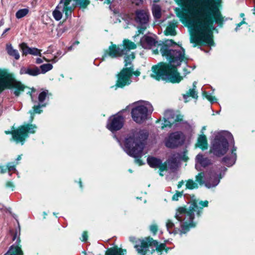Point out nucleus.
Masks as SVG:
<instances>
[{"label":"nucleus","instance_id":"f257e3e1","mask_svg":"<svg viewBox=\"0 0 255 255\" xmlns=\"http://www.w3.org/2000/svg\"><path fill=\"white\" fill-rule=\"evenodd\" d=\"M221 0H180L183 11L179 13L183 22L190 28V42L197 45L214 46V21L222 26L224 21L218 8Z\"/></svg>","mask_w":255,"mask_h":255},{"label":"nucleus","instance_id":"f03ea898","mask_svg":"<svg viewBox=\"0 0 255 255\" xmlns=\"http://www.w3.org/2000/svg\"><path fill=\"white\" fill-rule=\"evenodd\" d=\"M172 44H176L172 40H167L163 45L158 46L162 55L166 58L169 64L161 62L152 66L151 77L158 81L176 83L182 80L176 70V67L180 66L182 62L187 63L185 50L179 45L177 48L171 49L168 45Z\"/></svg>","mask_w":255,"mask_h":255},{"label":"nucleus","instance_id":"7ed1b4c3","mask_svg":"<svg viewBox=\"0 0 255 255\" xmlns=\"http://www.w3.org/2000/svg\"><path fill=\"white\" fill-rule=\"evenodd\" d=\"M233 144L232 153L230 157L225 156L222 159V162L227 166H232L236 159L237 148L234 146V141L233 135L231 133L225 131L217 133L212 142L210 152L215 156L221 157L224 155L229 149V142Z\"/></svg>","mask_w":255,"mask_h":255},{"label":"nucleus","instance_id":"20e7f679","mask_svg":"<svg viewBox=\"0 0 255 255\" xmlns=\"http://www.w3.org/2000/svg\"><path fill=\"white\" fill-rule=\"evenodd\" d=\"M208 201H200L198 199H192L188 209L184 207H180L177 209L175 215V218L180 222L181 232L185 234L190 229L196 226L193 221L194 213L196 212L200 215L203 207H207Z\"/></svg>","mask_w":255,"mask_h":255},{"label":"nucleus","instance_id":"39448f33","mask_svg":"<svg viewBox=\"0 0 255 255\" xmlns=\"http://www.w3.org/2000/svg\"><path fill=\"white\" fill-rule=\"evenodd\" d=\"M148 137V133L144 130H135L128 134L123 141V149L129 156L137 158L135 162L139 165L143 164L137 158L143 155L144 141Z\"/></svg>","mask_w":255,"mask_h":255},{"label":"nucleus","instance_id":"423d86ee","mask_svg":"<svg viewBox=\"0 0 255 255\" xmlns=\"http://www.w3.org/2000/svg\"><path fill=\"white\" fill-rule=\"evenodd\" d=\"M227 169L225 167H222L220 171H212L208 173V175L204 172H200L196 176L195 182L192 179H189L186 181V188L194 189L198 187V183L200 185L205 184L207 188H212L217 186L221 178H222Z\"/></svg>","mask_w":255,"mask_h":255},{"label":"nucleus","instance_id":"0eeeda50","mask_svg":"<svg viewBox=\"0 0 255 255\" xmlns=\"http://www.w3.org/2000/svg\"><path fill=\"white\" fill-rule=\"evenodd\" d=\"M90 3V0H60L53 11L52 15L57 21L61 19L63 14L68 19L71 17L72 13L77 6L84 10L87 8Z\"/></svg>","mask_w":255,"mask_h":255},{"label":"nucleus","instance_id":"6e6552de","mask_svg":"<svg viewBox=\"0 0 255 255\" xmlns=\"http://www.w3.org/2000/svg\"><path fill=\"white\" fill-rule=\"evenodd\" d=\"M5 88L11 89L16 96H18L25 90L27 89V94L31 96L33 101L32 93L35 91L33 89H30L21 82L14 79L12 75L5 70L0 69V92Z\"/></svg>","mask_w":255,"mask_h":255},{"label":"nucleus","instance_id":"1a4fd4ad","mask_svg":"<svg viewBox=\"0 0 255 255\" xmlns=\"http://www.w3.org/2000/svg\"><path fill=\"white\" fill-rule=\"evenodd\" d=\"M137 253L140 255H153L156 250L158 255L161 254V252L165 250L164 244H159L151 238H147L145 240L139 241L138 244L134 246Z\"/></svg>","mask_w":255,"mask_h":255},{"label":"nucleus","instance_id":"9d476101","mask_svg":"<svg viewBox=\"0 0 255 255\" xmlns=\"http://www.w3.org/2000/svg\"><path fill=\"white\" fill-rule=\"evenodd\" d=\"M153 110L148 102L138 101L133 104L131 112V117L136 123L141 124L145 121Z\"/></svg>","mask_w":255,"mask_h":255},{"label":"nucleus","instance_id":"9b49d317","mask_svg":"<svg viewBox=\"0 0 255 255\" xmlns=\"http://www.w3.org/2000/svg\"><path fill=\"white\" fill-rule=\"evenodd\" d=\"M136 46L134 43L126 39L123 41V45L112 44L105 51L103 60L108 56L114 58L122 56L123 55H126L128 51L136 48Z\"/></svg>","mask_w":255,"mask_h":255},{"label":"nucleus","instance_id":"f8f14e48","mask_svg":"<svg viewBox=\"0 0 255 255\" xmlns=\"http://www.w3.org/2000/svg\"><path fill=\"white\" fill-rule=\"evenodd\" d=\"M37 129L35 125L26 124L19 127L17 129L12 131H5L7 134H12L13 139L17 143L23 144L25 139L28 136V133H34Z\"/></svg>","mask_w":255,"mask_h":255},{"label":"nucleus","instance_id":"ddd939ff","mask_svg":"<svg viewBox=\"0 0 255 255\" xmlns=\"http://www.w3.org/2000/svg\"><path fill=\"white\" fill-rule=\"evenodd\" d=\"M149 12L145 9L137 10L135 11V21L138 24V34L142 33L148 25Z\"/></svg>","mask_w":255,"mask_h":255},{"label":"nucleus","instance_id":"4468645a","mask_svg":"<svg viewBox=\"0 0 255 255\" xmlns=\"http://www.w3.org/2000/svg\"><path fill=\"white\" fill-rule=\"evenodd\" d=\"M133 71L127 70V68H123L120 72L117 74V80L116 86L119 88H124L131 84V76Z\"/></svg>","mask_w":255,"mask_h":255},{"label":"nucleus","instance_id":"2eb2a0df","mask_svg":"<svg viewBox=\"0 0 255 255\" xmlns=\"http://www.w3.org/2000/svg\"><path fill=\"white\" fill-rule=\"evenodd\" d=\"M184 134L181 132H174L171 133L165 140L166 146L169 148H175L182 145L184 141Z\"/></svg>","mask_w":255,"mask_h":255},{"label":"nucleus","instance_id":"dca6fc26","mask_svg":"<svg viewBox=\"0 0 255 255\" xmlns=\"http://www.w3.org/2000/svg\"><path fill=\"white\" fill-rule=\"evenodd\" d=\"M124 118L120 114H117L111 116L108 120L107 128L114 132L120 130L124 126Z\"/></svg>","mask_w":255,"mask_h":255},{"label":"nucleus","instance_id":"f3484780","mask_svg":"<svg viewBox=\"0 0 255 255\" xmlns=\"http://www.w3.org/2000/svg\"><path fill=\"white\" fill-rule=\"evenodd\" d=\"M163 119L162 128L167 127H170L174 124L176 125L177 122H180L182 120L180 116L175 115L171 110H166L165 112Z\"/></svg>","mask_w":255,"mask_h":255},{"label":"nucleus","instance_id":"a211bd4d","mask_svg":"<svg viewBox=\"0 0 255 255\" xmlns=\"http://www.w3.org/2000/svg\"><path fill=\"white\" fill-rule=\"evenodd\" d=\"M140 45L145 49H150L152 47H157L156 49H153V53L156 54L158 53V48L160 49L159 45L162 44L158 43L157 41L152 37L144 35L140 39Z\"/></svg>","mask_w":255,"mask_h":255},{"label":"nucleus","instance_id":"6ab92c4d","mask_svg":"<svg viewBox=\"0 0 255 255\" xmlns=\"http://www.w3.org/2000/svg\"><path fill=\"white\" fill-rule=\"evenodd\" d=\"M147 161L150 167L155 168H159V174L161 176L163 175L162 172L166 170L167 166L164 164H162L160 159L154 157H148L147 159Z\"/></svg>","mask_w":255,"mask_h":255},{"label":"nucleus","instance_id":"aec40b11","mask_svg":"<svg viewBox=\"0 0 255 255\" xmlns=\"http://www.w3.org/2000/svg\"><path fill=\"white\" fill-rule=\"evenodd\" d=\"M195 168L198 170H201V167H206L211 164V160L208 157L202 154H198L196 157Z\"/></svg>","mask_w":255,"mask_h":255},{"label":"nucleus","instance_id":"412c9836","mask_svg":"<svg viewBox=\"0 0 255 255\" xmlns=\"http://www.w3.org/2000/svg\"><path fill=\"white\" fill-rule=\"evenodd\" d=\"M186 152H184V155L183 157H180L178 154H174L172 157L169 159L165 165H166L167 168H169L170 169H175L178 166V159L179 158L186 161L188 159V157L185 155Z\"/></svg>","mask_w":255,"mask_h":255},{"label":"nucleus","instance_id":"4be33fe9","mask_svg":"<svg viewBox=\"0 0 255 255\" xmlns=\"http://www.w3.org/2000/svg\"><path fill=\"white\" fill-rule=\"evenodd\" d=\"M20 74H28L32 76H36L40 74V70L37 67H22L20 70Z\"/></svg>","mask_w":255,"mask_h":255},{"label":"nucleus","instance_id":"5701e85b","mask_svg":"<svg viewBox=\"0 0 255 255\" xmlns=\"http://www.w3.org/2000/svg\"><path fill=\"white\" fill-rule=\"evenodd\" d=\"M20 239L18 238L16 241V245H12L4 255H23V252L20 246Z\"/></svg>","mask_w":255,"mask_h":255},{"label":"nucleus","instance_id":"b1692460","mask_svg":"<svg viewBox=\"0 0 255 255\" xmlns=\"http://www.w3.org/2000/svg\"><path fill=\"white\" fill-rule=\"evenodd\" d=\"M166 227L167 231L170 234L173 233L174 234H179L182 235L183 233L181 232V229L176 228L174 224L170 220H167L166 222Z\"/></svg>","mask_w":255,"mask_h":255},{"label":"nucleus","instance_id":"393cba45","mask_svg":"<svg viewBox=\"0 0 255 255\" xmlns=\"http://www.w3.org/2000/svg\"><path fill=\"white\" fill-rule=\"evenodd\" d=\"M135 56L133 53L125 57V65L123 68H127V70L133 71V66L132 64V61L134 59Z\"/></svg>","mask_w":255,"mask_h":255},{"label":"nucleus","instance_id":"a878e982","mask_svg":"<svg viewBox=\"0 0 255 255\" xmlns=\"http://www.w3.org/2000/svg\"><path fill=\"white\" fill-rule=\"evenodd\" d=\"M197 82H194L193 84V89H190L185 94L183 95V98L185 101V102H188L187 99L189 97H191L194 99H197L198 95L197 92L196 91Z\"/></svg>","mask_w":255,"mask_h":255},{"label":"nucleus","instance_id":"bb28decb","mask_svg":"<svg viewBox=\"0 0 255 255\" xmlns=\"http://www.w3.org/2000/svg\"><path fill=\"white\" fill-rule=\"evenodd\" d=\"M177 22L175 20H172L169 22L168 26L165 31L166 35H175L176 32L175 27L177 26Z\"/></svg>","mask_w":255,"mask_h":255},{"label":"nucleus","instance_id":"cd10ccee","mask_svg":"<svg viewBox=\"0 0 255 255\" xmlns=\"http://www.w3.org/2000/svg\"><path fill=\"white\" fill-rule=\"evenodd\" d=\"M6 50L9 56L13 57L16 60L19 59L20 55L17 50L14 49L11 44H6Z\"/></svg>","mask_w":255,"mask_h":255},{"label":"nucleus","instance_id":"c85d7f7f","mask_svg":"<svg viewBox=\"0 0 255 255\" xmlns=\"http://www.w3.org/2000/svg\"><path fill=\"white\" fill-rule=\"evenodd\" d=\"M196 146L201 148L202 150L207 149L208 148L207 140L205 135H201L198 137V142Z\"/></svg>","mask_w":255,"mask_h":255},{"label":"nucleus","instance_id":"c756f323","mask_svg":"<svg viewBox=\"0 0 255 255\" xmlns=\"http://www.w3.org/2000/svg\"><path fill=\"white\" fill-rule=\"evenodd\" d=\"M127 250L117 248H111L106 253L105 255H124L126 254Z\"/></svg>","mask_w":255,"mask_h":255},{"label":"nucleus","instance_id":"7c9ffc66","mask_svg":"<svg viewBox=\"0 0 255 255\" xmlns=\"http://www.w3.org/2000/svg\"><path fill=\"white\" fill-rule=\"evenodd\" d=\"M45 106H46L45 104H42V105L39 104L38 106H34L33 108V110H30L29 111V113L30 114V115H31L30 120L31 122L33 121V120L34 119V114L35 113H37V114L41 113V110H40V108L42 107H45Z\"/></svg>","mask_w":255,"mask_h":255},{"label":"nucleus","instance_id":"2f4dec72","mask_svg":"<svg viewBox=\"0 0 255 255\" xmlns=\"http://www.w3.org/2000/svg\"><path fill=\"white\" fill-rule=\"evenodd\" d=\"M29 12L28 8L19 9L15 13V16L17 19L21 18L25 16Z\"/></svg>","mask_w":255,"mask_h":255},{"label":"nucleus","instance_id":"473e14b6","mask_svg":"<svg viewBox=\"0 0 255 255\" xmlns=\"http://www.w3.org/2000/svg\"><path fill=\"white\" fill-rule=\"evenodd\" d=\"M53 68V66L51 64H44L40 66V73L45 74L47 72L51 70Z\"/></svg>","mask_w":255,"mask_h":255},{"label":"nucleus","instance_id":"72a5a7b5","mask_svg":"<svg viewBox=\"0 0 255 255\" xmlns=\"http://www.w3.org/2000/svg\"><path fill=\"white\" fill-rule=\"evenodd\" d=\"M152 14L154 17L158 19L161 17V8L158 5H154L152 8Z\"/></svg>","mask_w":255,"mask_h":255},{"label":"nucleus","instance_id":"f704fd0d","mask_svg":"<svg viewBox=\"0 0 255 255\" xmlns=\"http://www.w3.org/2000/svg\"><path fill=\"white\" fill-rule=\"evenodd\" d=\"M19 47L22 50L23 55H26L29 54V49H30L31 47H28L26 43L23 42L19 44Z\"/></svg>","mask_w":255,"mask_h":255},{"label":"nucleus","instance_id":"c9c22d12","mask_svg":"<svg viewBox=\"0 0 255 255\" xmlns=\"http://www.w3.org/2000/svg\"><path fill=\"white\" fill-rule=\"evenodd\" d=\"M29 54L31 55H33L34 56H39L41 57V50L35 48V47H32L30 48V49H29Z\"/></svg>","mask_w":255,"mask_h":255},{"label":"nucleus","instance_id":"e433bc0d","mask_svg":"<svg viewBox=\"0 0 255 255\" xmlns=\"http://www.w3.org/2000/svg\"><path fill=\"white\" fill-rule=\"evenodd\" d=\"M48 91H44L40 93L38 96V100L39 103L42 105V103L46 99L48 95Z\"/></svg>","mask_w":255,"mask_h":255},{"label":"nucleus","instance_id":"4c0bfd02","mask_svg":"<svg viewBox=\"0 0 255 255\" xmlns=\"http://www.w3.org/2000/svg\"><path fill=\"white\" fill-rule=\"evenodd\" d=\"M203 96L207 99H208L211 103H213L216 102V101H217V99L215 97L212 96V95H210V94H209L206 92H203Z\"/></svg>","mask_w":255,"mask_h":255},{"label":"nucleus","instance_id":"58836bf2","mask_svg":"<svg viewBox=\"0 0 255 255\" xmlns=\"http://www.w3.org/2000/svg\"><path fill=\"white\" fill-rule=\"evenodd\" d=\"M182 196V193L180 192H177L173 196H172V199L173 201H178L179 197H181Z\"/></svg>","mask_w":255,"mask_h":255},{"label":"nucleus","instance_id":"ea45409f","mask_svg":"<svg viewBox=\"0 0 255 255\" xmlns=\"http://www.w3.org/2000/svg\"><path fill=\"white\" fill-rule=\"evenodd\" d=\"M157 229V226L155 224H152L150 226V231L153 234V235L156 234Z\"/></svg>","mask_w":255,"mask_h":255},{"label":"nucleus","instance_id":"a19ab883","mask_svg":"<svg viewBox=\"0 0 255 255\" xmlns=\"http://www.w3.org/2000/svg\"><path fill=\"white\" fill-rule=\"evenodd\" d=\"M57 55H55L54 58L51 60H49V59H46V58H45L44 57H43V59H44V60L46 62H52V63H55L56 62H57L58 61V59H57Z\"/></svg>","mask_w":255,"mask_h":255},{"label":"nucleus","instance_id":"79ce46f5","mask_svg":"<svg viewBox=\"0 0 255 255\" xmlns=\"http://www.w3.org/2000/svg\"><path fill=\"white\" fill-rule=\"evenodd\" d=\"M88 239V235L87 232H84L82 234V239L81 241L83 242H86Z\"/></svg>","mask_w":255,"mask_h":255},{"label":"nucleus","instance_id":"37998d69","mask_svg":"<svg viewBox=\"0 0 255 255\" xmlns=\"http://www.w3.org/2000/svg\"><path fill=\"white\" fill-rule=\"evenodd\" d=\"M7 169H8L9 171H13V170H15V166L13 165H11L10 163H8L7 164Z\"/></svg>","mask_w":255,"mask_h":255},{"label":"nucleus","instance_id":"c03bdc74","mask_svg":"<svg viewBox=\"0 0 255 255\" xmlns=\"http://www.w3.org/2000/svg\"><path fill=\"white\" fill-rule=\"evenodd\" d=\"M131 1L133 3L138 5L142 3V0H131Z\"/></svg>","mask_w":255,"mask_h":255},{"label":"nucleus","instance_id":"a18cd8bd","mask_svg":"<svg viewBox=\"0 0 255 255\" xmlns=\"http://www.w3.org/2000/svg\"><path fill=\"white\" fill-rule=\"evenodd\" d=\"M6 186L8 188H11L12 189V190H13L14 185L13 183L11 182H7L6 184Z\"/></svg>","mask_w":255,"mask_h":255},{"label":"nucleus","instance_id":"49530a36","mask_svg":"<svg viewBox=\"0 0 255 255\" xmlns=\"http://www.w3.org/2000/svg\"><path fill=\"white\" fill-rule=\"evenodd\" d=\"M43 60H44L43 58H37L36 59V63L38 64H41L43 62Z\"/></svg>","mask_w":255,"mask_h":255},{"label":"nucleus","instance_id":"de8ad7c7","mask_svg":"<svg viewBox=\"0 0 255 255\" xmlns=\"http://www.w3.org/2000/svg\"><path fill=\"white\" fill-rule=\"evenodd\" d=\"M132 75H134L136 76H138L140 75V72L138 71H134V69L133 70Z\"/></svg>","mask_w":255,"mask_h":255},{"label":"nucleus","instance_id":"09e8293b","mask_svg":"<svg viewBox=\"0 0 255 255\" xmlns=\"http://www.w3.org/2000/svg\"><path fill=\"white\" fill-rule=\"evenodd\" d=\"M113 0H104V3L109 4L112 3Z\"/></svg>","mask_w":255,"mask_h":255},{"label":"nucleus","instance_id":"8fccbe9b","mask_svg":"<svg viewBox=\"0 0 255 255\" xmlns=\"http://www.w3.org/2000/svg\"><path fill=\"white\" fill-rule=\"evenodd\" d=\"M184 183V182L183 181H181V182H180L178 184V188H181V186L183 185Z\"/></svg>","mask_w":255,"mask_h":255},{"label":"nucleus","instance_id":"3c124183","mask_svg":"<svg viewBox=\"0 0 255 255\" xmlns=\"http://www.w3.org/2000/svg\"><path fill=\"white\" fill-rule=\"evenodd\" d=\"M129 240L131 242H134L135 240V238L133 237H130L129 238Z\"/></svg>","mask_w":255,"mask_h":255},{"label":"nucleus","instance_id":"603ef678","mask_svg":"<svg viewBox=\"0 0 255 255\" xmlns=\"http://www.w3.org/2000/svg\"><path fill=\"white\" fill-rule=\"evenodd\" d=\"M246 23V22H245V18H243V20L239 23V25H240L241 26L242 25H243V24H245Z\"/></svg>","mask_w":255,"mask_h":255},{"label":"nucleus","instance_id":"864d4df0","mask_svg":"<svg viewBox=\"0 0 255 255\" xmlns=\"http://www.w3.org/2000/svg\"><path fill=\"white\" fill-rule=\"evenodd\" d=\"M10 29L9 28H7L4 30L3 33L2 34V36H3L6 32H7Z\"/></svg>","mask_w":255,"mask_h":255},{"label":"nucleus","instance_id":"5fc2aeb1","mask_svg":"<svg viewBox=\"0 0 255 255\" xmlns=\"http://www.w3.org/2000/svg\"><path fill=\"white\" fill-rule=\"evenodd\" d=\"M241 26L240 25H239V23H238L237 25V26H236V28H235V30L236 31H237L239 28V27Z\"/></svg>","mask_w":255,"mask_h":255},{"label":"nucleus","instance_id":"6e6d98bb","mask_svg":"<svg viewBox=\"0 0 255 255\" xmlns=\"http://www.w3.org/2000/svg\"><path fill=\"white\" fill-rule=\"evenodd\" d=\"M61 54H62V52L61 51H58L57 52V53L55 55H57V57H58V56H61Z\"/></svg>","mask_w":255,"mask_h":255},{"label":"nucleus","instance_id":"4d7b16f0","mask_svg":"<svg viewBox=\"0 0 255 255\" xmlns=\"http://www.w3.org/2000/svg\"><path fill=\"white\" fill-rule=\"evenodd\" d=\"M17 236V233H15V235L13 236L12 240L14 241L16 239Z\"/></svg>","mask_w":255,"mask_h":255},{"label":"nucleus","instance_id":"13d9d810","mask_svg":"<svg viewBox=\"0 0 255 255\" xmlns=\"http://www.w3.org/2000/svg\"><path fill=\"white\" fill-rule=\"evenodd\" d=\"M21 159V155H18V157H17V158H16V160H20Z\"/></svg>","mask_w":255,"mask_h":255},{"label":"nucleus","instance_id":"bf43d9fd","mask_svg":"<svg viewBox=\"0 0 255 255\" xmlns=\"http://www.w3.org/2000/svg\"><path fill=\"white\" fill-rule=\"evenodd\" d=\"M205 129H206V127H203L202 128V129L201 132L203 133V131H204V130H205Z\"/></svg>","mask_w":255,"mask_h":255},{"label":"nucleus","instance_id":"052dcab7","mask_svg":"<svg viewBox=\"0 0 255 255\" xmlns=\"http://www.w3.org/2000/svg\"><path fill=\"white\" fill-rule=\"evenodd\" d=\"M244 16H245L244 13H241L240 14V16H241V17H244Z\"/></svg>","mask_w":255,"mask_h":255},{"label":"nucleus","instance_id":"680f3d73","mask_svg":"<svg viewBox=\"0 0 255 255\" xmlns=\"http://www.w3.org/2000/svg\"><path fill=\"white\" fill-rule=\"evenodd\" d=\"M79 185H80V186L81 188H82V182L81 181H79Z\"/></svg>","mask_w":255,"mask_h":255},{"label":"nucleus","instance_id":"e2e57ef3","mask_svg":"<svg viewBox=\"0 0 255 255\" xmlns=\"http://www.w3.org/2000/svg\"><path fill=\"white\" fill-rule=\"evenodd\" d=\"M253 14H255V6H254V8L253 9Z\"/></svg>","mask_w":255,"mask_h":255},{"label":"nucleus","instance_id":"0e129e2a","mask_svg":"<svg viewBox=\"0 0 255 255\" xmlns=\"http://www.w3.org/2000/svg\"><path fill=\"white\" fill-rule=\"evenodd\" d=\"M5 170H3V169H2L1 170V173H4V172H5Z\"/></svg>","mask_w":255,"mask_h":255},{"label":"nucleus","instance_id":"69168bd1","mask_svg":"<svg viewBox=\"0 0 255 255\" xmlns=\"http://www.w3.org/2000/svg\"><path fill=\"white\" fill-rule=\"evenodd\" d=\"M79 44V42L78 41H76L75 42L74 44Z\"/></svg>","mask_w":255,"mask_h":255},{"label":"nucleus","instance_id":"338daca9","mask_svg":"<svg viewBox=\"0 0 255 255\" xmlns=\"http://www.w3.org/2000/svg\"><path fill=\"white\" fill-rule=\"evenodd\" d=\"M129 171L130 172H132V171H131L130 169H129Z\"/></svg>","mask_w":255,"mask_h":255},{"label":"nucleus","instance_id":"774afa93","mask_svg":"<svg viewBox=\"0 0 255 255\" xmlns=\"http://www.w3.org/2000/svg\"><path fill=\"white\" fill-rule=\"evenodd\" d=\"M53 214H54V215H56V213H53Z\"/></svg>","mask_w":255,"mask_h":255}]
</instances>
